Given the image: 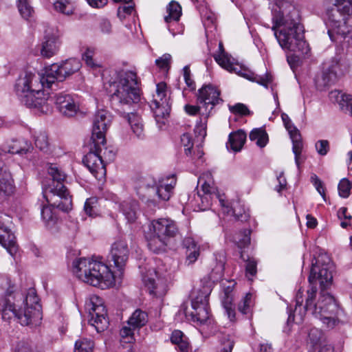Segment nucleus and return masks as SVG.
I'll use <instances>...</instances> for the list:
<instances>
[{
	"label": "nucleus",
	"mask_w": 352,
	"mask_h": 352,
	"mask_svg": "<svg viewBox=\"0 0 352 352\" xmlns=\"http://www.w3.org/2000/svg\"><path fill=\"white\" fill-rule=\"evenodd\" d=\"M81 67L76 58H69L60 64L54 63L46 68L43 74L35 75L25 72L16 80L15 89L21 102L29 108L37 109L41 113L50 111V106L43 88H52L56 81L62 82L67 77L78 72Z\"/></svg>",
	"instance_id": "nucleus-1"
},
{
	"label": "nucleus",
	"mask_w": 352,
	"mask_h": 352,
	"mask_svg": "<svg viewBox=\"0 0 352 352\" xmlns=\"http://www.w3.org/2000/svg\"><path fill=\"white\" fill-rule=\"evenodd\" d=\"M137 74L133 71H121L116 78L109 81L107 91L110 94V102L113 109L123 115L135 136L139 140L145 138L144 124L140 116L135 113H126V110L140 100Z\"/></svg>",
	"instance_id": "nucleus-2"
},
{
	"label": "nucleus",
	"mask_w": 352,
	"mask_h": 352,
	"mask_svg": "<svg viewBox=\"0 0 352 352\" xmlns=\"http://www.w3.org/2000/svg\"><path fill=\"white\" fill-rule=\"evenodd\" d=\"M317 287L311 286L307 290V296L303 298V292L300 289L296 296V306L294 314L290 313L287 323L296 320V323L303 321L305 313L309 311L318 318L328 328H333L337 322L336 316L339 308L334 298L322 289L319 299L316 302Z\"/></svg>",
	"instance_id": "nucleus-3"
},
{
	"label": "nucleus",
	"mask_w": 352,
	"mask_h": 352,
	"mask_svg": "<svg viewBox=\"0 0 352 352\" xmlns=\"http://www.w3.org/2000/svg\"><path fill=\"white\" fill-rule=\"evenodd\" d=\"M275 10L273 16L272 30L283 49L294 52L306 54L309 52V45L304 40L303 30L297 18L296 10L293 8L289 15Z\"/></svg>",
	"instance_id": "nucleus-4"
},
{
	"label": "nucleus",
	"mask_w": 352,
	"mask_h": 352,
	"mask_svg": "<svg viewBox=\"0 0 352 352\" xmlns=\"http://www.w3.org/2000/svg\"><path fill=\"white\" fill-rule=\"evenodd\" d=\"M16 295L8 294L1 300V317L3 320L9 321L15 318L22 325L37 324L42 319L41 306L39 298L34 288L28 289L25 299L23 300L24 307H19L16 302Z\"/></svg>",
	"instance_id": "nucleus-5"
},
{
	"label": "nucleus",
	"mask_w": 352,
	"mask_h": 352,
	"mask_svg": "<svg viewBox=\"0 0 352 352\" xmlns=\"http://www.w3.org/2000/svg\"><path fill=\"white\" fill-rule=\"evenodd\" d=\"M73 273L83 282L102 289L114 283V276L109 267L91 258H80L72 263Z\"/></svg>",
	"instance_id": "nucleus-6"
},
{
	"label": "nucleus",
	"mask_w": 352,
	"mask_h": 352,
	"mask_svg": "<svg viewBox=\"0 0 352 352\" xmlns=\"http://www.w3.org/2000/svg\"><path fill=\"white\" fill-rule=\"evenodd\" d=\"M47 173L52 181L43 188V194L46 201L57 206L62 211L71 210L72 208V196L64 185L67 178L66 173L57 164H54L49 165Z\"/></svg>",
	"instance_id": "nucleus-7"
},
{
	"label": "nucleus",
	"mask_w": 352,
	"mask_h": 352,
	"mask_svg": "<svg viewBox=\"0 0 352 352\" xmlns=\"http://www.w3.org/2000/svg\"><path fill=\"white\" fill-rule=\"evenodd\" d=\"M332 6L327 9L326 25L328 34L332 41H336V35L345 37L352 26V3L349 1L334 0Z\"/></svg>",
	"instance_id": "nucleus-8"
},
{
	"label": "nucleus",
	"mask_w": 352,
	"mask_h": 352,
	"mask_svg": "<svg viewBox=\"0 0 352 352\" xmlns=\"http://www.w3.org/2000/svg\"><path fill=\"white\" fill-rule=\"evenodd\" d=\"M175 184L174 175L166 179H162L158 182L152 177H144L138 182L135 190L142 200L154 203L157 199L162 201L168 200Z\"/></svg>",
	"instance_id": "nucleus-9"
},
{
	"label": "nucleus",
	"mask_w": 352,
	"mask_h": 352,
	"mask_svg": "<svg viewBox=\"0 0 352 352\" xmlns=\"http://www.w3.org/2000/svg\"><path fill=\"white\" fill-rule=\"evenodd\" d=\"M153 236L148 241V248L155 253L165 250L170 239L179 233L178 228L173 220L160 218L151 222Z\"/></svg>",
	"instance_id": "nucleus-10"
},
{
	"label": "nucleus",
	"mask_w": 352,
	"mask_h": 352,
	"mask_svg": "<svg viewBox=\"0 0 352 352\" xmlns=\"http://www.w3.org/2000/svg\"><path fill=\"white\" fill-rule=\"evenodd\" d=\"M85 309L89 315V323L97 332L104 331L108 327L107 309L101 298L96 295L91 296L85 302Z\"/></svg>",
	"instance_id": "nucleus-11"
},
{
	"label": "nucleus",
	"mask_w": 352,
	"mask_h": 352,
	"mask_svg": "<svg viewBox=\"0 0 352 352\" xmlns=\"http://www.w3.org/2000/svg\"><path fill=\"white\" fill-rule=\"evenodd\" d=\"M166 89L167 86L165 82H162L157 84L156 94L153 96L151 104V108L159 127H162V125L164 124V120L168 117L170 111V104L169 98L167 97Z\"/></svg>",
	"instance_id": "nucleus-12"
},
{
	"label": "nucleus",
	"mask_w": 352,
	"mask_h": 352,
	"mask_svg": "<svg viewBox=\"0 0 352 352\" xmlns=\"http://www.w3.org/2000/svg\"><path fill=\"white\" fill-rule=\"evenodd\" d=\"M211 292V286L204 287L201 294L192 300V311L190 313L185 312L188 318L200 324H205L210 318L208 308V297Z\"/></svg>",
	"instance_id": "nucleus-13"
},
{
	"label": "nucleus",
	"mask_w": 352,
	"mask_h": 352,
	"mask_svg": "<svg viewBox=\"0 0 352 352\" xmlns=\"http://www.w3.org/2000/svg\"><path fill=\"white\" fill-rule=\"evenodd\" d=\"M148 322V315L146 312L136 309L128 320L129 326L123 327L120 330L121 343L129 344L128 352L133 351V346L131 344L134 339L133 331L135 329H140L144 326Z\"/></svg>",
	"instance_id": "nucleus-14"
},
{
	"label": "nucleus",
	"mask_w": 352,
	"mask_h": 352,
	"mask_svg": "<svg viewBox=\"0 0 352 352\" xmlns=\"http://www.w3.org/2000/svg\"><path fill=\"white\" fill-rule=\"evenodd\" d=\"M104 143L91 141L90 151L84 157L83 163L89 171L98 179H100L106 174L105 164L100 157V146H104Z\"/></svg>",
	"instance_id": "nucleus-15"
},
{
	"label": "nucleus",
	"mask_w": 352,
	"mask_h": 352,
	"mask_svg": "<svg viewBox=\"0 0 352 352\" xmlns=\"http://www.w3.org/2000/svg\"><path fill=\"white\" fill-rule=\"evenodd\" d=\"M333 279L332 275V265L329 263H320V260L318 259L315 263H312L310 274L308 280L310 287L316 286V281L318 280L322 289H326L331 285Z\"/></svg>",
	"instance_id": "nucleus-16"
},
{
	"label": "nucleus",
	"mask_w": 352,
	"mask_h": 352,
	"mask_svg": "<svg viewBox=\"0 0 352 352\" xmlns=\"http://www.w3.org/2000/svg\"><path fill=\"white\" fill-rule=\"evenodd\" d=\"M214 58L217 63L223 68L230 72H234L238 73L240 76L250 80L255 81L265 87H267V84L271 81L270 76L267 74H265V76H258L248 70H238L230 61L228 56L224 53L215 55Z\"/></svg>",
	"instance_id": "nucleus-17"
},
{
	"label": "nucleus",
	"mask_w": 352,
	"mask_h": 352,
	"mask_svg": "<svg viewBox=\"0 0 352 352\" xmlns=\"http://www.w3.org/2000/svg\"><path fill=\"white\" fill-rule=\"evenodd\" d=\"M112 120L111 113L104 109L97 111L95 114L91 141H97L99 143H105V134Z\"/></svg>",
	"instance_id": "nucleus-18"
},
{
	"label": "nucleus",
	"mask_w": 352,
	"mask_h": 352,
	"mask_svg": "<svg viewBox=\"0 0 352 352\" xmlns=\"http://www.w3.org/2000/svg\"><path fill=\"white\" fill-rule=\"evenodd\" d=\"M219 96L220 91L210 84L204 85L198 90L197 103L206 108V113L203 114H206V117L209 116L210 111L216 104L223 101Z\"/></svg>",
	"instance_id": "nucleus-19"
},
{
	"label": "nucleus",
	"mask_w": 352,
	"mask_h": 352,
	"mask_svg": "<svg viewBox=\"0 0 352 352\" xmlns=\"http://www.w3.org/2000/svg\"><path fill=\"white\" fill-rule=\"evenodd\" d=\"M52 100L57 110L64 116L72 117L79 111L78 102L72 95L66 92L55 94Z\"/></svg>",
	"instance_id": "nucleus-20"
},
{
	"label": "nucleus",
	"mask_w": 352,
	"mask_h": 352,
	"mask_svg": "<svg viewBox=\"0 0 352 352\" xmlns=\"http://www.w3.org/2000/svg\"><path fill=\"white\" fill-rule=\"evenodd\" d=\"M282 119L292 140V151L295 156V162L298 168H299L300 164V156L303 147L301 135L298 129L292 124L290 118L287 114H282Z\"/></svg>",
	"instance_id": "nucleus-21"
},
{
	"label": "nucleus",
	"mask_w": 352,
	"mask_h": 352,
	"mask_svg": "<svg viewBox=\"0 0 352 352\" xmlns=\"http://www.w3.org/2000/svg\"><path fill=\"white\" fill-rule=\"evenodd\" d=\"M110 254L115 267L118 270H122L125 266L129 255V250L126 242L124 240L116 241L112 245Z\"/></svg>",
	"instance_id": "nucleus-22"
},
{
	"label": "nucleus",
	"mask_w": 352,
	"mask_h": 352,
	"mask_svg": "<svg viewBox=\"0 0 352 352\" xmlns=\"http://www.w3.org/2000/svg\"><path fill=\"white\" fill-rule=\"evenodd\" d=\"M58 36L54 32H46L41 44V54L45 58L55 55L59 49Z\"/></svg>",
	"instance_id": "nucleus-23"
},
{
	"label": "nucleus",
	"mask_w": 352,
	"mask_h": 352,
	"mask_svg": "<svg viewBox=\"0 0 352 352\" xmlns=\"http://www.w3.org/2000/svg\"><path fill=\"white\" fill-rule=\"evenodd\" d=\"M226 261V257L224 250H220L214 254L213 262L214 265H211V272L209 274L210 279L212 282L218 281L223 277Z\"/></svg>",
	"instance_id": "nucleus-24"
},
{
	"label": "nucleus",
	"mask_w": 352,
	"mask_h": 352,
	"mask_svg": "<svg viewBox=\"0 0 352 352\" xmlns=\"http://www.w3.org/2000/svg\"><path fill=\"white\" fill-rule=\"evenodd\" d=\"M201 200V203L198 204L199 208L201 210H206L210 208L213 202H219L220 206L225 208L226 212H230V207L227 201H226L223 196L219 193H214L211 195H198Z\"/></svg>",
	"instance_id": "nucleus-25"
},
{
	"label": "nucleus",
	"mask_w": 352,
	"mask_h": 352,
	"mask_svg": "<svg viewBox=\"0 0 352 352\" xmlns=\"http://www.w3.org/2000/svg\"><path fill=\"white\" fill-rule=\"evenodd\" d=\"M14 190V181L6 173H0V204L5 202Z\"/></svg>",
	"instance_id": "nucleus-26"
},
{
	"label": "nucleus",
	"mask_w": 352,
	"mask_h": 352,
	"mask_svg": "<svg viewBox=\"0 0 352 352\" xmlns=\"http://www.w3.org/2000/svg\"><path fill=\"white\" fill-rule=\"evenodd\" d=\"M184 247L186 248V263L188 265L193 264L200 255V247L194 239L186 237L183 241Z\"/></svg>",
	"instance_id": "nucleus-27"
},
{
	"label": "nucleus",
	"mask_w": 352,
	"mask_h": 352,
	"mask_svg": "<svg viewBox=\"0 0 352 352\" xmlns=\"http://www.w3.org/2000/svg\"><path fill=\"white\" fill-rule=\"evenodd\" d=\"M246 140V133L243 130L231 133L226 146L234 152L240 151Z\"/></svg>",
	"instance_id": "nucleus-28"
},
{
	"label": "nucleus",
	"mask_w": 352,
	"mask_h": 352,
	"mask_svg": "<svg viewBox=\"0 0 352 352\" xmlns=\"http://www.w3.org/2000/svg\"><path fill=\"white\" fill-rule=\"evenodd\" d=\"M171 342L176 345L178 352H189V342L188 338L179 330L173 331L170 336Z\"/></svg>",
	"instance_id": "nucleus-29"
},
{
	"label": "nucleus",
	"mask_w": 352,
	"mask_h": 352,
	"mask_svg": "<svg viewBox=\"0 0 352 352\" xmlns=\"http://www.w3.org/2000/svg\"><path fill=\"white\" fill-rule=\"evenodd\" d=\"M143 281L150 294L160 297L166 294V289L164 283H156L155 278L148 276H144Z\"/></svg>",
	"instance_id": "nucleus-30"
},
{
	"label": "nucleus",
	"mask_w": 352,
	"mask_h": 352,
	"mask_svg": "<svg viewBox=\"0 0 352 352\" xmlns=\"http://www.w3.org/2000/svg\"><path fill=\"white\" fill-rule=\"evenodd\" d=\"M331 98H334L342 110L349 111L352 116V95L335 90L331 92Z\"/></svg>",
	"instance_id": "nucleus-31"
},
{
	"label": "nucleus",
	"mask_w": 352,
	"mask_h": 352,
	"mask_svg": "<svg viewBox=\"0 0 352 352\" xmlns=\"http://www.w3.org/2000/svg\"><path fill=\"white\" fill-rule=\"evenodd\" d=\"M120 208L129 221L133 222L136 219L138 209V204L136 201L133 199L125 200L120 204Z\"/></svg>",
	"instance_id": "nucleus-32"
},
{
	"label": "nucleus",
	"mask_w": 352,
	"mask_h": 352,
	"mask_svg": "<svg viewBox=\"0 0 352 352\" xmlns=\"http://www.w3.org/2000/svg\"><path fill=\"white\" fill-rule=\"evenodd\" d=\"M337 78V75L333 69H329L323 72L322 75L317 77L315 80L316 85L318 89L322 90L324 87L333 83Z\"/></svg>",
	"instance_id": "nucleus-33"
},
{
	"label": "nucleus",
	"mask_w": 352,
	"mask_h": 352,
	"mask_svg": "<svg viewBox=\"0 0 352 352\" xmlns=\"http://www.w3.org/2000/svg\"><path fill=\"white\" fill-rule=\"evenodd\" d=\"M0 243L11 256H13L16 253L18 247L14 234L8 232H6L3 234H0Z\"/></svg>",
	"instance_id": "nucleus-34"
},
{
	"label": "nucleus",
	"mask_w": 352,
	"mask_h": 352,
	"mask_svg": "<svg viewBox=\"0 0 352 352\" xmlns=\"http://www.w3.org/2000/svg\"><path fill=\"white\" fill-rule=\"evenodd\" d=\"M250 139L251 141H256L258 146L263 148L268 142V135L263 128H256L250 132Z\"/></svg>",
	"instance_id": "nucleus-35"
},
{
	"label": "nucleus",
	"mask_w": 352,
	"mask_h": 352,
	"mask_svg": "<svg viewBox=\"0 0 352 352\" xmlns=\"http://www.w3.org/2000/svg\"><path fill=\"white\" fill-rule=\"evenodd\" d=\"M168 15L165 16L164 21L166 23H170L172 21H178L182 15V8L180 5L172 1L167 6Z\"/></svg>",
	"instance_id": "nucleus-36"
},
{
	"label": "nucleus",
	"mask_w": 352,
	"mask_h": 352,
	"mask_svg": "<svg viewBox=\"0 0 352 352\" xmlns=\"http://www.w3.org/2000/svg\"><path fill=\"white\" fill-rule=\"evenodd\" d=\"M50 206H43L41 210V217L48 228L53 227L57 222V217L54 213L52 206L58 208L57 206L48 203Z\"/></svg>",
	"instance_id": "nucleus-37"
},
{
	"label": "nucleus",
	"mask_w": 352,
	"mask_h": 352,
	"mask_svg": "<svg viewBox=\"0 0 352 352\" xmlns=\"http://www.w3.org/2000/svg\"><path fill=\"white\" fill-rule=\"evenodd\" d=\"M204 182L201 185L203 195H211L217 193L215 188L212 185V175L210 173H205L199 177V182Z\"/></svg>",
	"instance_id": "nucleus-38"
},
{
	"label": "nucleus",
	"mask_w": 352,
	"mask_h": 352,
	"mask_svg": "<svg viewBox=\"0 0 352 352\" xmlns=\"http://www.w3.org/2000/svg\"><path fill=\"white\" fill-rule=\"evenodd\" d=\"M250 230H243L234 236L233 241L239 248L248 246L250 243Z\"/></svg>",
	"instance_id": "nucleus-39"
},
{
	"label": "nucleus",
	"mask_w": 352,
	"mask_h": 352,
	"mask_svg": "<svg viewBox=\"0 0 352 352\" xmlns=\"http://www.w3.org/2000/svg\"><path fill=\"white\" fill-rule=\"evenodd\" d=\"M29 144L25 140H13L12 144L8 145V152L10 153H21L29 149Z\"/></svg>",
	"instance_id": "nucleus-40"
},
{
	"label": "nucleus",
	"mask_w": 352,
	"mask_h": 352,
	"mask_svg": "<svg viewBox=\"0 0 352 352\" xmlns=\"http://www.w3.org/2000/svg\"><path fill=\"white\" fill-rule=\"evenodd\" d=\"M18 9L21 16L25 20H30L34 16V9L28 0H19Z\"/></svg>",
	"instance_id": "nucleus-41"
},
{
	"label": "nucleus",
	"mask_w": 352,
	"mask_h": 352,
	"mask_svg": "<svg viewBox=\"0 0 352 352\" xmlns=\"http://www.w3.org/2000/svg\"><path fill=\"white\" fill-rule=\"evenodd\" d=\"M94 342L88 338H80L75 342L74 352H92Z\"/></svg>",
	"instance_id": "nucleus-42"
},
{
	"label": "nucleus",
	"mask_w": 352,
	"mask_h": 352,
	"mask_svg": "<svg viewBox=\"0 0 352 352\" xmlns=\"http://www.w3.org/2000/svg\"><path fill=\"white\" fill-rule=\"evenodd\" d=\"M221 302L228 318L231 320H234L235 318V307L233 304V296L223 295Z\"/></svg>",
	"instance_id": "nucleus-43"
},
{
	"label": "nucleus",
	"mask_w": 352,
	"mask_h": 352,
	"mask_svg": "<svg viewBox=\"0 0 352 352\" xmlns=\"http://www.w3.org/2000/svg\"><path fill=\"white\" fill-rule=\"evenodd\" d=\"M309 340L313 346L319 345L320 348L324 344H322L323 339L322 332L317 328H311L308 334Z\"/></svg>",
	"instance_id": "nucleus-44"
},
{
	"label": "nucleus",
	"mask_w": 352,
	"mask_h": 352,
	"mask_svg": "<svg viewBox=\"0 0 352 352\" xmlns=\"http://www.w3.org/2000/svg\"><path fill=\"white\" fill-rule=\"evenodd\" d=\"M252 294L248 293L238 305V310L243 314H248L251 312L252 305Z\"/></svg>",
	"instance_id": "nucleus-45"
},
{
	"label": "nucleus",
	"mask_w": 352,
	"mask_h": 352,
	"mask_svg": "<svg viewBox=\"0 0 352 352\" xmlns=\"http://www.w3.org/2000/svg\"><path fill=\"white\" fill-rule=\"evenodd\" d=\"M97 204L98 201L96 197H91L86 200L84 206V210L86 214L89 217H96L97 215Z\"/></svg>",
	"instance_id": "nucleus-46"
},
{
	"label": "nucleus",
	"mask_w": 352,
	"mask_h": 352,
	"mask_svg": "<svg viewBox=\"0 0 352 352\" xmlns=\"http://www.w3.org/2000/svg\"><path fill=\"white\" fill-rule=\"evenodd\" d=\"M95 50L94 48L87 47L82 56V58L85 62L86 65L91 68L100 67L99 64H98L93 58Z\"/></svg>",
	"instance_id": "nucleus-47"
},
{
	"label": "nucleus",
	"mask_w": 352,
	"mask_h": 352,
	"mask_svg": "<svg viewBox=\"0 0 352 352\" xmlns=\"http://www.w3.org/2000/svg\"><path fill=\"white\" fill-rule=\"evenodd\" d=\"M35 145L41 151H47L49 146L48 138L45 132H40L35 136Z\"/></svg>",
	"instance_id": "nucleus-48"
},
{
	"label": "nucleus",
	"mask_w": 352,
	"mask_h": 352,
	"mask_svg": "<svg viewBox=\"0 0 352 352\" xmlns=\"http://www.w3.org/2000/svg\"><path fill=\"white\" fill-rule=\"evenodd\" d=\"M231 210L232 211V213L236 219L239 221H245L250 217L249 214L245 211V208L242 207L239 204H236L235 206H234Z\"/></svg>",
	"instance_id": "nucleus-49"
},
{
	"label": "nucleus",
	"mask_w": 352,
	"mask_h": 352,
	"mask_svg": "<svg viewBox=\"0 0 352 352\" xmlns=\"http://www.w3.org/2000/svg\"><path fill=\"white\" fill-rule=\"evenodd\" d=\"M351 187V184L347 179H342L338 187L340 196L343 198L348 197L350 195Z\"/></svg>",
	"instance_id": "nucleus-50"
},
{
	"label": "nucleus",
	"mask_w": 352,
	"mask_h": 352,
	"mask_svg": "<svg viewBox=\"0 0 352 352\" xmlns=\"http://www.w3.org/2000/svg\"><path fill=\"white\" fill-rule=\"evenodd\" d=\"M105 145L106 142L104 143V146H100L99 147L101 151H100V157H101L104 164L106 165V164L113 160L116 154L112 149L106 147Z\"/></svg>",
	"instance_id": "nucleus-51"
},
{
	"label": "nucleus",
	"mask_w": 352,
	"mask_h": 352,
	"mask_svg": "<svg viewBox=\"0 0 352 352\" xmlns=\"http://www.w3.org/2000/svg\"><path fill=\"white\" fill-rule=\"evenodd\" d=\"M54 6L56 10L67 15H70L73 12L72 6L67 0L56 1Z\"/></svg>",
	"instance_id": "nucleus-52"
},
{
	"label": "nucleus",
	"mask_w": 352,
	"mask_h": 352,
	"mask_svg": "<svg viewBox=\"0 0 352 352\" xmlns=\"http://www.w3.org/2000/svg\"><path fill=\"white\" fill-rule=\"evenodd\" d=\"M229 110L234 114L241 116H246L251 114L248 107L243 103H236L234 105L229 106Z\"/></svg>",
	"instance_id": "nucleus-53"
},
{
	"label": "nucleus",
	"mask_w": 352,
	"mask_h": 352,
	"mask_svg": "<svg viewBox=\"0 0 352 352\" xmlns=\"http://www.w3.org/2000/svg\"><path fill=\"white\" fill-rule=\"evenodd\" d=\"M171 56L168 54H164L162 57L156 59L157 66L163 71H168L170 68Z\"/></svg>",
	"instance_id": "nucleus-54"
},
{
	"label": "nucleus",
	"mask_w": 352,
	"mask_h": 352,
	"mask_svg": "<svg viewBox=\"0 0 352 352\" xmlns=\"http://www.w3.org/2000/svg\"><path fill=\"white\" fill-rule=\"evenodd\" d=\"M315 148L320 155L324 156L329 151V142L327 140H318L315 144Z\"/></svg>",
	"instance_id": "nucleus-55"
},
{
	"label": "nucleus",
	"mask_w": 352,
	"mask_h": 352,
	"mask_svg": "<svg viewBox=\"0 0 352 352\" xmlns=\"http://www.w3.org/2000/svg\"><path fill=\"white\" fill-rule=\"evenodd\" d=\"M181 142L184 146L185 153L186 155L192 154V148L193 143L191 135L189 133H184L181 137Z\"/></svg>",
	"instance_id": "nucleus-56"
},
{
	"label": "nucleus",
	"mask_w": 352,
	"mask_h": 352,
	"mask_svg": "<svg viewBox=\"0 0 352 352\" xmlns=\"http://www.w3.org/2000/svg\"><path fill=\"white\" fill-rule=\"evenodd\" d=\"M134 9V5L132 3H126L120 6L118 9V16L120 19L125 18L126 14H131Z\"/></svg>",
	"instance_id": "nucleus-57"
},
{
	"label": "nucleus",
	"mask_w": 352,
	"mask_h": 352,
	"mask_svg": "<svg viewBox=\"0 0 352 352\" xmlns=\"http://www.w3.org/2000/svg\"><path fill=\"white\" fill-rule=\"evenodd\" d=\"M257 263L254 258H248L245 266L246 276L248 279H251L250 276H254L256 274Z\"/></svg>",
	"instance_id": "nucleus-58"
},
{
	"label": "nucleus",
	"mask_w": 352,
	"mask_h": 352,
	"mask_svg": "<svg viewBox=\"0 0 352 352\" xmlns=\"http://www.w3.org/2000/svg\"><path fill=\"white\" fill-rule=\"evenodd\" d=\"M311 180L316 188L319 194L322 197L323 199L325 200V189L322 182L318 178L316 175H313L311 177Z\"/></svg>",
	"instance_id": "nucleus-59"
},
{
	"label": "nucleus",
	"mask_w": 352,
	"mask_h": 352,
	"mask_svg": "<svg viewBox=\"0 0 352 352\" xmlns=\"http://www.w3.org/2000/svg\"><path fill=\"white\" fill-rule=\"evenodd\" d=\"M184 72V78L187 85V86L191 89L194 90L195 89V84L193 80L190 78V71L188 66H185L183 69Z\"/></svg>",
	"instance_id": "nucleus-60"
},
{
	"label": "nucleus",
	"mask_w": 352,
	"mask_h": 352,
	"mask_svg": "<svg viewBox=\"0 0 352 352\" xmlns=\"http://www.w3.org/2000/svg\"><path fill=\"white\" fill-rule=\"evenodd\" d=\"M100 28L102 33L109 34L111 32V24L109 21L102 19L100 23Z\"/></svg>",
	"instance_id": "nucleus-61"
},
{
	"label": "nucleus",
	"mask_w": 352,
	"mask_h": 352,
	"mask_svg": "<svg viewBox=\"0 0 352 352\" xmlns=\"http://www.w3.org/2000/svg\"><path fill=\"white\" fill-rule=\"evenodd\" d=\"M277 180L278 182V186H277L275 190L280 192L286 186L287 181L286 179L283 177V173H280V175L277 177Z\"/></svg>",
	"instance_id": "nucleus-62"
},
{
	"label": "nucleus",
	"mask_w": 352,
	"mask_h": 352,
	"mask_svg": "<svg viewBox=\"0 0 352 352\" xmlns=\"http://www.w3.org/2000/svg\"><path fill=\"white\" fill-rule=\"evenodd\" d=\"M199 106H194V105H190L186 104L184 107L186 112L190 115V116H195L196 115L199 111L203 108L202 105L199 104Z\"/></svg>",
	"instance_id": "nucleus-63"
},
{
	"label": "nucleus",
	"mask_w": 352,
	"mask_h": 352,
	"mask_svg": "<svg viewBox=\"0 0 352 352\" xmlns=\"http://www.w3.org/2000/svg\"><path fill=\"white\" fill-rule=\"evenodd\" d=\"M92 8H100L107 3V0H86Z\"/></svg>",
	"instance_id": "nucleus-64"
}]
</instances>
